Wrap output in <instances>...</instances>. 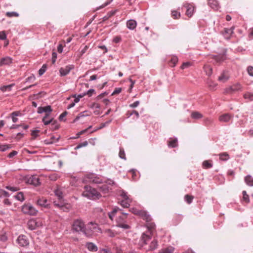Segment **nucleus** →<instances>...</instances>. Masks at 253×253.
Masks as SVG:
<instances>
[{
  "instance_id": "dca6fc26",
  "label": "nucleus",
  "mask_w": 253,
  "mask_h": 253,
  "mask_svg": "<svg viewBox=\"0 0 253 253\" xmlns=\"http://www.w3.org/2000/svg\"><path fill=\"white\" fill-rule=\"evenodd\" d=\"M158 246V241L156 239H154L151 241L149 247L148 249H146L144 248V249H146L147 251H152L157 248Z\"/></svg>"
},
{
  "instance_id": "9b49d317",
  "label": "nucleus",
  "mask_w": 253,
  "mask_h": 253,
  "mask_svg": "<svg viewBox=\"0 0 253 253\" xmlns=\"http://www.w3.org/2000/svg\"><path fill=\"white\" fill-rule=\"evenodd\" d=\"M74 68L73 65H68L65 67L61 68L59 72L61 76H65L68 75L72 69Z\"/></svg>"
},
{
  "instance_id": "338daca9",
  "label": "nucleus",
  "mask_w": 253,
  "mask_h": 253,
  "mask_svg": "<svg viewBox=\"0 0 253 253\" xmlns=\"http://www.w3.org/2000/svg\"><path fill=\"white\" fill-rule=\"evenodd\" d=\"M209 86L211 88V89H214V87L216 86V84L212 82H210L209 83Z\"/></svg>"
},
{
  "instance_id": "052dcab7",
  "label": "nucleus",
  "mask_w": 253,
  "mask_h": 253,
  "mask_svg": "<svg viewBox=\"0 0 253 253\" xmlns=\"http://www.w3.org/2000/svg\"><path fill=\"white\" fill-rule=\"evenodd\" d=\"M248 72L250 76H253V67L252 66L248 68Z\"/></svg>"
},
{
  "instance_id": "72a5a7b5",
  "label": "nucleus",
  "mask_w": 253,
  "mask_h": 253,
  "mask_svg": "<svg viewBox=\"0 0 253 253\" xmlns=\"http://www.w3.org/2000/svg\"><path fill=\"white\" fill-rule=\"evenodd\" d=\"M14 85L13 84H11L7 85H4L1 86L0 89L2 91H9L11 90V87Z\"/></svg>"
},
{
  "instance_id": "bf43d9fd",
  "label": "nucleus",
  "mask_w": 253,
  "mask_h": 253,
  "mask_svg": "<svg viewBox=\"0 0 253 253\" xmlns=\"http://www.w3.org/2000/svg\"><path fill=\"white\" fill-rule=\"evenodd\" d=\"M94 92L95 90L93 89H90L85 93V95H88V96H91Z\"/></svg>"
},
{
  "instance_id": "3c124183",
  "label": "nucleus",
  "mask_w": 253,
  "mask_h": 253,
  "mask_svg": "<svg viewBox=\"0 0 253 253\" xmlns=\"http://www.w3.org/2000/svg\"><path fill=\"white\" fill-rule=\"evenodd\" d=\"M111 122H112V120H110L104 123L101 124L100 126L98 128V129H101L103 127L109 125Z\"/></svg>"
},
{
  "instance_id": "7c9ffc66",
  "label": "nucleus",
  "mask_w": 253,
  "mask_h": 253,
  "mask_svg": "<svg viewBox=\"0 0 253 253\" xmlns=\"http://www.w3.org/2000/svg\"><path fill=\"white\" fill-rule=\"evenodd\" d=\"M204 71H205L206 74L208 76H210L212 74V69L209 65H206L204 66Z\"/></svg>"
},
{
  "instance_id": "603ef678",
  "label": "nucleus",
  "mask_w": 253,
  "mask_h": 253,
  "mask_svg": "<svg viewBox=\"0 0 253 253\" xmlns=\"http://www.w3.org/2000/svg\"><path fill=\"white\" fill-rule=\"evenodd\" d=\"M6 38V35L4 31L0 32V39L2 40H5Z\"/></svg>"
},
{
  "instance_id": "f03ea898",
  "label": "nucleus",
  "mask_w": 253,
  "mask_h": 253,
  "mask_svg": "<svg viewBox=\"0 0 253 253\" xmlns=\"http://www.w3.org/2000/svg\"><path fill=\"white\" fill-rule=\"evenodd\" d=\"M83 195L90 199H98L101 197L100 194L94 188L89 186H84Z\"/></svg>"
},
{
  "instance_id": "8fccbe9b",
  "label": "nucleus",
  "mask_w": 253,
  "mask_h": 253,
  "mask_svg": "<svg viewBox=\"0 0 253 253\" xmlns=\"http://www.w3.org/2000/svg\"><path fill=\"white\" fill-rule=\"evenodd\" d=\"M105 184L110 187L115 184L114 181L110 179H107L105 181Z\"/></svg>"
},
{
  "instance_id": "6e6552de",
  "label": "nucleus",
  "mask_w": 253,
  "mask_h": 253,
  "mask_svg": "<svg viewBox=\"0 0 253 253\" xmlns=\"http://www.w3.org/2000/svg\"><path fill=\"white\" fill-rule=\"evenodd\" d=\"M25 180L27 183L38 186L40 184L39 178L36 175L27 176L25 178Z\"/></svg>"
},
{
  "instance_id": "f8f14e48",
  "label": "nucleus",
  "mask_w": 253,
  "mask_h": 253,
  "mask_svg": "<svg viewBox=\"0 0 253 253\" xmlns=\"http://www.w3.org/2000/svg\"><path fill=\"white\" fill-rule=\"evenodd\" d=\"M234 27H232L230 29L225 28L224 32H222V35L226 40H229L233 34V30Z\"/></svg>"
},
{
  "instance_id": "5701e85b",
  "label": "nucleus",
  "mask_w": 253,
  "mask_h": 253,
  "mask_svg": "<svg viewBox=\"0 0 253 253\" xmlns=\"http://www.w3.org/2000/svg\"><path fill=\"white\" fill-rule=\"evenodd\" d=\"M119 211H121V210L119 208L116 207L112 211L108 213L109 217L111 220H113L114 217L115 216L116 213Z\"/></svg>"
},
{
  "instance_id": "ea45409f",
  "label": "nucleus",
  "mask_w": 253,
  "mask_h": 253,
  "mask_svg": "<svg viewBox=\"0 0 253 253\" xmlns=\"http://www.w3.org/2000/svg\"><path fill=\"white\" fill-rule=\"evenodd\" d=\"M133 114L135 115V116H136L137 118H139V113H138V112L137 111H136L135 110H133L131 112H127V114H126V115L127 116V117L129 118V117H130L131 116H132Z\"/></svg>"
},
{
  "instance_id": "9d476101",
  "label": "nucleus",
  "mask_w": 253,
  "mask_h": 253,
  "mask_svg": "<svg viewBox=\"0 0 253 253\" xmlns=\"http://www.w3.org/2000/svg\"><path fill=\"white\" fill-rule=\"evenodd\" d=\"M53 203L54 206L59 208L61 210H62L64 211H68L70 208V205L66 204L62 201H61L60 202L54 201Z\"/></svg>"
},
{
  "instance_id": "c9c22d12",
  "label": "nucleus",
  "mask_w": 253,
  "mask_h": 253,
  "mask_svg": "<svg viewBox=\"0 0 253 253\" xmlns=\"http://www.w3.org/2000/svg\"><path fill=\"white\" fill-rule=\"evenodd\" d=\"M5 15L8 17L19 16V14L16 12H7Z\"/></svg>"
},
{
  "instance_id": "79ce46f5",
  "label": "nucleus",
  "mask_w": 253,
  "mask_h": 253,
  "mask_svg": "<svg viewBox=\"0 0 253 253\" xmlns=\"http://www.w3.org/2000/svg\"><path fill=\"white\" fill-rule=\"evenodd\" d=\"M119 155V157H120V158H121L122 159H124V160L126 159V158L125 157V151L123 149L120 148Z\"/></svg>"
},
{
  "instance_id": "864d4df0",
  "label": "nucleus",
  "mask_w": 253,
  "mask_h": 253,
  "mask_svg": "<svg viewBox=\"0 0 253 253\" xmlns=\"http://www.w3.org/2000/svg\"><path fill=\"white\" fill-rule=\"evenodd\" d=\"M122 91V88L120 87L116 88L113 93H112V95H114L115 94H117L120 93Z\"/></svg>"
},
{
  "instance_id": "4c0bfd02",
  "label": "nucleus",
  "mask_w": 253,
  "mask_h": 253,
  "mask_svg": "<svg viewBox=\"0 0 253 253\" xmlns=\"http://www.w3.org/2000/svg\"><path fill=\"white\" fill-rule=\"evenodd\" d=\"M178 61V58L176 56H172L170 60V64L171 66H175Z\"/></svg>"
},
{
  "instance_id": "c03bdc74",
  "label": "nucleus",
  "mask_w": 253,
  "mask_h": 253,
  "mask_svg": "<svg viewBox=\"0 0 253 253\" xmlns=\"http://www.w3.org/2000/svg\"><path fill=\"white\" fill-rule=\"evenodd\" d=\"M244 98L250 101L253 100V93H247L244 94Z\"/></svg>"
},
{
  "instance_id": "c85d7f7f",
  "label": "nucleus",
  "mask_w": 253,
  "mask_h": 253,
  "mask_svg": "<svg viewBox=\"0 0 253 253\" xmlns=\"http://www.w3.org/2000/svg\"><path fill=\"white\" fill-rule=\"evenodd\" d=\"M191 117L194 119H199L203 117V115L200 113L195 111L192 113Z\"/></svg>"
},
{
  "instance_id": "37998d69",
  "label": "nucleus",
  "mask_w": 253,
  "mask_h": 253,
  "mask_svg": "<svg viewBox=\"0 0 253 253\" xmlns=\"http://www.w3.org/2000/svg\"><path fill=\"white\" fill-rule=\"evenodd\" d=\"M88 144V142L87 141H85L79 144H78L75 148V149L77 150V149H79L83 147H85V146H86Z\"/></svg>"
},
{
  "instance_id": "4468645a",
  "label": "nucleus",
  "mask_w": 253,
  "mask_h": 253,
  "mask_svg": "<svg viewBox=\"0 0 253 253\" xmlns=\"http://www.w3.org/2000/svg\"><path fill=\"white\" fill-rule=\"evenodd\" d=\"M184 6L186 8V14L189 17H191L193 14L194 7L191 4H185Z\"/></svg>"
},
{
  "instance_id": "5fc2aeb1",
  "label": "nucleus",
  "mask_w": 253,
  "mask_h": 253,
  "mask_svg": "<svg viewBox=\"0 0 253 253\" xmlns=\"http://www.w3.org/2000/svg\"><path fill=\"white\" fill-rule=\"evenodd\" d=\"M88 47L87 45H85L84 46L83 49H82L80 51V56H82L84 53H85L86 51V50L88 49Z\"/></svg>"
},
{
  "instance_id": "aec40b11",
  "label": "nucleus",
  "mask_w": 253,
  "mask_h": 253,
  "mask_svg": "<svg viewBox=\"0 0 253 253\" xmlns=\"http://www.w3.org/2000/svg\"><path fill=\"white\" fill-rule=\"evenodd\" d=\"M50 114V113H45V116L43 117L42 121L44 125H48L52 122L53 120L52 118L49 119L48 120H47L49 118Z\"/></svg>"
},
{
  "instance_id": "412c9836",
  "label": "nucleus",
  "mask_w": 253,
  "mask_h": 253,
  "mask_svg": "<svg viewBox=\"0 0 253 253\" xmlns=\"http://www.w3.org/2000/svg\"><path fill=\"white\" fill-rule=\"evenodd\" d=\"M147 227L148 230L145 232L152 235L153 230L155 228V224L154 223H148L147 224Z\"/></svg>"
},
{
  "instance_id": "f3484780",
  "label": "nucleus",
  "mask_w": 253,
  "mask_h": 253,
  "mask_svg": "<svg viewBox=\"0 0 253 253\" xmlns=\"http://www.w3.org/2000/svg\"><path fill=\"white\" fill-rule=\"evenodd\" d=\"M137 23L134 20H129L126 22V26L130 30H133L135 28Z\"/></svg>"
},
{
  "instance_id": "a19ab883",
  "label": "nucleus",
  "mask_w": 253,
  "mask_h": 253,
  "mask_svg": "<svg viewBox=\"0 0 253 253\" xmlns=\"http://www.w3.org/2000/svg\"><path fill=\"white\" fill-rule=\"evenodd\" d=\"M171 16L174 19H177L180 17V14L177 11L173 10L171 12Z\"/></svg>"
},
{
  "instance_id": "e433bc0d",
  "label": "nucleus",
  "mask_w": 253,
  "mask_h": 253,
  "mask_svg": "<svg viewBox=\"0 0 253 253\" xmlns=\"http://www.w3.org/2000/svg\"><path fill=\"white\" fill-rule=\"evenodd\" d=\"M55 195L58 198V199L61 201L62 199V192L59 189H57L55 191Z\"/></svg>"
},
{
  "instance_id": "cd10ccee",
  "label": "nucleus",
  "mask_w": 253,
  "mask_h": 253,
  "mask_svg": "<svg viewBox=\"0 0 253 253\" xmlns=\"http://www.w3.org/2000/svg\"><path fill=\"white\" fill-rule=\"evenodd\" d=\"M177 145V139L175 138L174 139H171V140L168 142V146L169 147L174 148L176 147Z\"/></svg>"
},
{
  "instance_id": "680f3d73",
  "label": "nucleus",
  "mask_w": 253,
  "mask_h": 253,
  "mask_svg": "<svg viewBox=\"0 0 253 253\" xmlns=\"http://www.w3.org/2000/svg\"><path fill=\"white\" fill-rule=\"evenodd\" d=\"M190 65V63L189 62H185L183 63V64L181 66V68L182 69H184L185 68H186L188 67Z\"/></svg>"
},
{
  "instance_id": "6e6d98bb",
  "label": "nucleus",
  "mask_w": 253,
  "mask_h": 253,
  "mask_svg": "<svg viewBox=\"0 0 253 253\" xmlns=\"http://www.w3.org/2000/svg\"><path fill=\"white\" fill-rule=\"evenodd\" d=\"M229 159V156L227 153H222V161H226Z\"/></svg>"
},
{
  "instance_id": "2f4dec72",
  "label": "nucleus",
  "mask_w": 253,
  "mask_h": 253,
  "mask_svg": "<svg viewBox=\"0 0 253 253\" xmlns=\"http://www.w3.org/2000/svg\"><path fill=\"white\" fill-rule=\"evenodd\" d=\"M212 164L211 161H205L203 163V167L205 169H209L212 167Z\"/></svg>"
},
{
  "instance_id": "a878e982",
  "label": "nucleus",
  "mask_w": 253,
  "mask_h": 253,
  "mask_svg": "<svg viewBox=\"0 0 253 253\" xmlns=\"http://www.w3.org/2000/svg\"><path fill=\"white\" fill-rule=\"evenodd\" d=\"M99 188L103 193H106L111 190V187L106 184H104L103 185L99 186Z\"/></svg>"
},
{
  "instance_id": "e2e57ef3",
  "label": "nucleus",
  "mask_w": 253,
  "mask_h": 253,
  "mask_svg": "<svg viewBox=\"0 0 253 253\" xmlns=\"http://www.w3.org/2000/svg\"><path fill=\"white\" fill-rule=\"evenodd\" d=\"M6 189L13 192L16 191L18 190V189L16 187L6 186Z\"/></svg>"
},
{
  "instance_id": "0eeeda50",
  "label": "nucleus",
  "mask_w": 253,
  "mask_h": 253,
  "mask_svg": "<svg viewBox=\"0 0 253 253\" xmlns=\"http://www.w3.org/2000/svg\"><path fill=\"white\" fill-rule=\"evenodd\" d=\"M22 211L24 213L31 215H36L38 212V211L30 205H24L22 208Z\"/></svg>"
},
{
  "instance_id": "0e129e2a",
  "label": "nucleus",
  "mask_w": 253,
  "mask_h": 253,
  "mask_svg": "<svg viewBox=\"0 0 253 253\" xmlns=\"http://www.w3.org/2000/svg\"><path fill=\"white\" fill-rule=\"evenodd\" d=\"M39 130H34L32 131L31 133V135L34 136V137H36L38 136V133L39 132Z\"/></svg>"
},
{
  "instance_id": "13d9d810",
  "label": "nucleus",
  "mask_w": 253,
  "mask_h": 253,
  "mask_svg": "<svg viewBox=\"0 0 253 253\" xmlns=\"http://www.w3.org/2000/svg\"><path fill=\"white\" fill-rule=\"evenodd\" d=\"M17 152L16 151H12L11 153H10L8 155V157L9 158H11L12 157H13L14 156H15V155H16L17 154Z\"/></svg>"
},
{
  "instance_id": "39448f33",
  "label": "nucleus",
  "mask_w": 253,
  "mask_h": 253,
  "mask_svg": "<svg viewBox=\"0 0 253 253\" xmlns=\"http://www.w3.org/2000/svg\"><path fill=\"white\" fill-rule=\"evenodd\" d=\"M151 234H150L147 232H144L141 234L140 238L138 245L141 248H144L146 246L148 242L150 240L152 237Z\"/></svg>"
},
{
  "instance_id": "774afa93",
  "label": "nucleus",
  "mask_w": 253,
  "mask_h": 253,
  "mask_svg": "<svg viewBox=\"0 0 253 253\" xmlns=\"http://www.w3.org/2000/svg\"><path fill=\"white\" fill-rule=\"evenodd\" d=\"M49 178H50V180H53V181H55V180H56L57 179L58 177L57 176V174H53L49 176Z\"/></svg>"
},
{
  "instance_id": "4be33fe9",
  "label": "nucleus",
  "mask_w": 253,
  "mask_h": 253,
  "mask_svg": "<svg viewBox=\"0 0 253 253\" xmlns=\"http://www.w3.org/2000/svg\"><path fill=\"white\" fill-rule=\"evenodd\" d=\"M209 5L213 9L217 10L218 9V4L217 1L215 0H209Z\"/></svg>"
},
{
  "instance_id": "c756f323",
  "label": "nucleus",
  "mask_w": 253,
  "mask_h": 253,
  "mask_svg": "<svg viewBox=\"0 0 253 253\" xmlns=\"http://www.w3.org/2000/svg\"><path fill=\"white\" fill-rule=\"evenodd\" d=\"M140 215L144 219L146 220L147 222L151 220L150 216L145 211H141Z\"/></svg>"
},
{
  "instance_id": "69168bd1",
  "label": "nucleus",
  "mask_w": 253,
  "mask_h": 253,
  "mask_svg": "<svg viewBox=\"0 0 253 253\" xmlns=\"http://www.w3.org/2000/svg\"><path fill=\"white\" fill-rule=\"evenodd\" d=\"M84 112H82L81 113H80L78 116H77L76 118L74 120V122H76L78 120H79V119L81 118V117H84Z\"/></svg>"
},
{
  "instance_id": "4d7b16f0",
  "label": "nucleus",
  "mask_w": 253,
  "mask_h": 253,
  "mask_svg": "<svg viewBox=\"0 0 253 253\" xmlns=\"http://www.w3.org/2000/svg\"><path fill=\"white\" fill-rule=\"evenodd\" d=\"M139 104V101H136L133 103L129 105V107L131 108H135L137 107Z\"/></svg>"
},
{
  "instance_id": "6ab92c4d",
  "label": "nucleus",
  "mask_w": 253,
  "mask_h": 253,
  "mask_svg": "<svg viewBox=\"0 0 253 253\" xmlns=\"http://www.w3.org/2000/svg\"><path fill=\"white\" fill-rule=\"evenodd\" d=\"M27 225L28 228L32 230H34L38 226V222L34 219L29 220Z\"/></svg>"
},
{
  "instance_id": "ddd939ff",
  "label": "nucleus",
  "mask_w": 253,
  "mask_h": 253,
  "mask_svg": "<svg viewBox=\"0 0 253 253\" xmlns=\"http://www.w3.org/2000/svg\"><path fill=\"white\" fill-rule=\"evenodd\" d=\"M241 88V86L240 84H237L233 86H230L224 89V93H230L233 91L239 90Z\"/></svg>"
},
{
  "instance_id": "7ed1b4c3",
  "label": "nucleus",
  "mask_w": 253,
  "mask_h": 253,
  "mask_svg": "<svg viewBox=\"0 0 253 253\" xmlns=\"http://www.w3.org/2000/svg\"><path fill=\"white\" fill-rule=\"evenodd\" d=\"M127 215L126 213L122 212V215L117 217L116 219L117 226L124 229H127L130 228V226L126 223Z\"/></svg>"
},
{
  "instance_id": "de8ad7c7",
  "label": "nucleus",
  "mask_w": 253,
  "mask_h": 253,
  "mask_svg": "<svg viewBox=\"0 0 253 253\" xmlns=\"http://www.w3.org/2000/svg\"><path fill=\"white\" fill-rule=\"evenodd\" d=\"M44 110H45L44 112L45 113H51V112L52 111V109L50 106L48 105L45 107H43Z\"/></svg>"
},
{
  "instance_id": "423d86ee",
  "label": "nucleus",
  "mask_w": 253,
  "mask_h": 253,
  "mask_svg": "<svg viewBox=\"0 0 253 253\" xmlns=\"http://www.w3.org/2000/svg\"><path fill=\"white\" fill-rule=\"evenodd\" d=\"M120 195L124 199L120 202L121 206L124 208H128L131 202V200L129 198L127 193L124 191H121Z\"/></svg>"
},
{
  "instance_id": "49530a36",
  "label": "nucleus",
  "mask_w": 253,
  "mask_h": 253,
  "mask_svg": "<svg viewBox=\"0 0 253 253\" xmlns=\"http://www.w3.org/2000/svg\"><path fill=\"white\" fill-rule=\"evenodd\" d=\"M193 199V197L190 196L188 195H186L185 196V200L188 204H190L192 202Z\"/></svg>"
},
{
  "instance_id": "f257e3e1",
  "label": "nucleus",
  "mask_w": 253,
  "mask_h": 253,
  "mask_svg": "<svg viewBox=\"0 0 253 253\" xmlns=\"http://www.w3.org/2000/svg\"><path fill=\"white\" fill-rule=\"evenodd\" d=\"M101 231L97 224L90 222L86 226L84 230V234L87 237H90L93 235L100 233Z\"/></svg>"
},
{
  "instance_id": "b1692460",
  "label": "nucleus",
  "mask_w": 253,
  "mask_h": 253,
  "mask_svg": "<svg viewBox=\"0 0 253 253\" xmlns=\"http://www.w3.org/2000/svg\"><path fill=\"white\" fill-rule=\"evenodd\" d=\"M86 247L88 250L91 252H96L97 250V246L92 243H87Z\"/></svg>"
},
{
  "instance_id": "f704fd0d",
  "label": "nucleus",
  "mask_w": 253,
  "mask_h": 253,
  "mask_svg": "<svg viewBox=\"0 0 253 253\" xmlns=\"http://www.w3.org/2000/svg\"><path fill=\"white\" fill-rule=\"evenodd\" d=\"M15 198L20 201H24V195H23V193L22 192H19L16 195H15Z\"/></svg>"
},
{
  "instance_id": "473e14b6",
  "label": "nucleus",
  "mask_w": 253,
  "mask_h": 253,
  "mask_svg": "<svg viewBox=\"0 0 253 253\" xmlns=\"http://www.w3.org/2000/svg\"><path fill=\"white\" fill-rule=\"evenodd\" d=\"M231 119V116L229 114H222V122H228Z\"/></svg>"
},
{
  "instance_id": "a211bd4d",
  "label": "nucleus",
  "mask_w": 253,
  "mask_h": 253,
  "mask_svg": "<svg viewBox=\"0 0 253 253\" xmlns=\"http://www.w3.org/2000/svg\"><path fill=\"white\" fill-rule=\"evenodd\" d=\"M37 204L44 208H47L49 205L47 200L44 198L39 199L37 201Z\"/></svg>"
},
{
  "instance_id": "1a4fd4ad",
  "label": "nucleus",
  "mask_w": 253,
  "mask_h": 253,
  "mask_svg": "<svg viewBox=\"0 0 253 253\" xmlns=\"http://www.w3.org/2000/svg\"><path fill=\"white\" fill-rule=\"evenodd\" d=\"M17 243L21 247H26L29 244V240L25 235H20L16 240Z\"/></svg>"
},
{
  "instance_id": "20e7f679",
  "label": "nucleus",
  "mask_w": 253,
  "mask_h": 253,
  "mask_svg": "<svg viewBox=\"0 0 253 253\" xmlns=\"http://www.w3.org/2000/svg\"><path fill=\"white\" fill-rule=\"evenodd\" d=\"M85 228L84 223L81 219L75 220L72 224V230L77 232H82L84 233Z\"/></svg>"
},
{
  "instance_id": "bb28decb",
  "label": "nucleus",
  "mask_w": 253,
  "mask_h": 253,
  "mask_svg": "<svg viewBox=\"0 0 253 253\" xmlns=\"http://www.w3.org/2000/svg\"><path fill=\"white\" fill-rule=\"evenodd\" d=\"M174 248L169 247L167 248L162 249L159 253H172L174 251Z\"/></svg>"
},
{
  "instance_id": "a18cd8bd",
  "label": "nucleus",
  "mask_w": 253,
  "mask_h": 253,
  "mask_svg": "<svg viewBox=\"0 0 253 253\" xmlns=\"http://www.w3.org/2000/svg\"><path fill=\"white\" fill-rule=\"evenodd\" d=\"M46 69V65H43L42 67L39 70V74L40 76H42L44 74V73L45 72Z\"/></svg>"
},
{
  "instance_id": "393cba45",
  "label": "nucleus",
  "mask_w": 253,
  "mask_h": 253,
  "mask_svg": "<svg viewBox=\"0 0 253 253\" xmlns=\"http://www.w3.org/2000/svg\"><path fill=\"white\" fill-rule=\"evenodd\" d=\"M245 181L249 186H253V178L250 175L245 177Z\"/></svg>"
},
{
  "instance_id": "58836bf2",
  "label": "nucleus",
  "mask_w": 253,
  "mask_h": 253,
  "mask_svg": "<svg viewBox=\"0 0 253 253\" xmlns=\"http://www.w3.org/2000/svg\"><path fill=\"white\" fill-rule=\"evenodd\" d=\"M243 200L247 203H249V202H250L249 196L247 194L246 191H243Z\"/></svg>"
},
{
  "instance_id": "09e8293b",
  "label": "nucleus",
  "mask_w": 253,
  "mask_h": 253,
  "mask_svg": "<svg viewBox=\"0 0 253 253\" xmlns=\"http://www.w3.org/2000/svg\"><path fill=\"white\" fill-rule=\"evenodd\" d=\"M92 182L94 183H100L102 182V180L97 177H92Z\"/></svg>"
},
{
  "instance_id": "2eb2a0df",
  "label": "nucleus",
  "mask_w": 253,
  "mask_h": 253,
  "mask_svg": "<svg viewBox=\"0 0 253 253\" xmlns=\"http://www.w3.org/2000/svg\"><path fill=\"white\" fill-rule=\"evenodd\" d=\"M12 61V59L9 57L6 56L1 59L0 61V66L9 65Z\"/></svg>"
}]
</instances>
